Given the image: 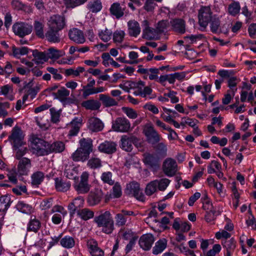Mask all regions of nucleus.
Instances as JSON below:
<instances>
[{
    "instance_id": "1",
    "label": "nucleus",
    "mask_w": 256,
    "mask_h": 256,
    "mask_svg": "<svg viewBox=\"0 0 256 256\" xmlns=\"http://www.w3.org/2000/svg\"><path fill=\"white\" fill-rule=\"evenodd\" d=\"M28 152L26 147H22L17 149L15 152V158L18 160L17 165V171L20 175H27L32 167L31 160L26 157H24Z\"/></svg>"
},
{
    "instance_id": "2",
    "label": "nucleus",
    "mask_w": 256,
    "mask_h": 256,
    "mask_svg": "<svg viewBox=\"0 0 256 256\" xmlns=\"http://www.w3.org/2000/svg\"><path fill=\"white\" fill-rule=\"evenodd\" d=\"M94 222L98 227L102 228V232L106 234H111L114 230V222L109 211H106L95 216Z\"/></svg>"
},
{
    "instance_id": "3",
    "label": "nucleus",
    "mask_w": 256,
    "mask_h": 256,
    "mask_svg": "<svg viewBox=\"0 0 256 256\" xmlns=\"http://www.w3.org/2000/svg\"><path fill=\"white\" fill-rule=\"evenodd\" d=\"M32 148L33 153L38 156L47 155L48 144L42 139L34 137L32 142Z\"/></svg>"
},
{
    "instance_id": "4",
    "label": "nucleus",
    "mask_w": 256,
    "mask_h": 256,
    "mask_svg": "<svg viewBox=\"0 0 256 256\" xmlns=\"http://www.w3.org/2000/svg\"><path fill=\"white\" fill-rule=\"evenodd\" d=\"M88 173L84 172L80 176V181L74 184V188L78 194H85L90 191V185L88 183Z\"/></svg>"
},
{
    "instance_id": "5",
    "label": "nucleus",
    "mask_w": 256,
    "mask_h": 256,
    "mask_svg": "<svg viewBox=\"0 0 256 256\" xmlns=\"http://www.w3.org/2000/svg\"><path fill=\"white\" fill-rule=\"evenodd\" d=\"M23 138L20 128L18 126L14 127L12 130L11 134L9 136V140L12 141L13 148L15 152H16L17 149H20L24 144Z\"/></svg>"
},
{
    "instance_id": "6",
    "label": "nucleus",
    "mask_w": 256,
    "mask_h": 256,
    "mask_svg": "<svg viewBox=\"0 0 256 256\" xmlns=\"http://www.w3.org/2000/svg\"><path fill=\"white\" fill-rule=\"evenodd\" d=\"M143 132L146 137L148 142L151 144H156L160 140V136L150 124L144 125Z\"/></svg>"
},
{
    "instance_id": "7",
    "label": "nucleus",
    "mask_w": 256,
    "mask_h": 256,
    "mask_svg": "<svg viewBox=\"0 0 256 256\" xmlns=\"http://www.w3.org/2000/svg\"><path fill=\"white\" fill-rule=\"evenodd\" d=\"M198 17L200 26L206 28L212 18L210 7L202 6L198 11Z\"/></svg>"
},
{
    "instance_id": "8",
    "label": "nucleus",
    "mask_w": 256,
    "mask_h": 256,
    "mask_svg": "<svg viewBox=\"0 0 256 256\" xmlns=\"http://www.w3.org/2000/svg\"><path fill=\"white\" fill-rule=\"evenodd\" d=\"M162 168L164 174L168 176H174L178 171L176 162L172 158H168L164 160Z\"/></svg>"
},
{
    "instance_id": "9",
    "label": "nucleus",
    "mask_w": 256,
    "mask_h": 256,
    "mask_svg": "<svg viewBox=\"0 0 256 256\" xmlns=\"http://www.w3.org/2000/svg\"><path fill=\"white\" fill-rule=\"evenodd\" d=\"M12 29L16 35L22 38L32 32V26L25 22H16L13 25Z\"/></svg>"
},
{
    "instance_id": "10",
    "label": "nucleus",
    "mask_w": 256,
    "mask_h": 256,
    "mask_svg": "<svg viewBox=\"0 0 256 256\" xmlns=\"http://www.w3.org/2000/svg\"><path fill=\"white\" fill-rule=\"evenodd\" d=\"M112 129L118 132H128L130 128V124L126 118L119 117L113 122Z\"/></svg>"
},
{
    "instance_id": "11",
    "label": "nucleus",
    "mask_w": 256,
    "mask_h": 256,
    "mask_svg": "<svg viewBox=\"0 0 256 256\" xmlns=\"http://www.w3.org/2000/svg\"><path fill=\"white\" fill-rule=\"evenodd\" d=\"M144 27L142 30V37L148 40H158L159 38V34L156 28L149 26V22L147 20H144L142 22Z\"/></svg>"
},
{
    "instance_id": "12",
    "label": "nucleus",
    "mask_w": 256,
    "mask_h": 256,
    "mask_svg": "<svg viewBox=\"0 0 256 256\" xmlns=\"http://www.w3.org/2000/svg\"><path fill=\"white\" fill-rule=\"evenodd\" d=\"M48 26L49 28L60 30L65 26V18L62 16L54 15L48 20Z\"/></svg>"
},
{
    "instance_id": "13",
    "label": "nucleus",
    "mask_w": 256,
    "mask_h": 256,
    "mask_svg": "<svg viewBox=\"0 0 256 256\" xmlns=\"http://www.w3.org/2000/svg\"><path fill=\"white\" fill-rule=\"evenodd\" d=\"M170 25L172 30L178 34H183L186 32V23L182 18L171 20Z\"/></svg>"
},
{
    "instance_id": "14",
    "label": "nucleus",
    "mask_w": 256,
    "mask_h": 256,
    "mask_svg": "<svg viewBox=\"0 0 256 256\" xmlns=\"http://www.w3.org/2000/svg\"><path fill=\"white\" fill-rule=\"evenodd\" d=\"M138 141L139 140L134 136H123L121 138V148L126 152H131L132 150V144L136 145Z\"/></svg>"
},
{
    "instance_id": "15",
    "label": "nucleus",
    "mask_w": 256,
    "mask_h": 256,
    "mask_svg": "<svg viewBox=\"0 0 256 256\" xmlns=\"http://www.w3.org/2000/svg\"><path fill=\"white\" fill-rule=\"evenodd\" d=\"M126 189L129 191V194H132L137 200L144 201V196L141 192L138 183L136 182H130L127 185Z\"/></svg>"
},
{
    "instance_id": "16",
    "label": "nucleus",
    "mask_w": 256,
    "mask_h": 256,
    "mask_svg": "<svg viewBox=\"0 0 256 256\" xmlns=\"http://www.w3.org/2000/svg\"><path fill=\"white\" fill-rule=\"evenodd\" d=\"M135 86L136 88H134V94L135 96H140L142 98H146L152 92V88L149 86H144V82L141 80L136 82Z\"/></svg>"
},
{
    "instance_id": "17",
    "label": "nucleus",
    "mask_w": 256,
    "mask_h": 256,
    "mask_svg": "<svg viewBox=\"0 0 256 256\" xmlns=\"http://www.w3.org/2000/svg\"><path fill=\"white\" fill-rule=\"evenodd\" d=\"M154 238L152 234H146L140 236L139 240V244L143 250H149L154 242Z\"/></svg>"
},
{
    "instance_id": "18",
    "label": "nucleus",
    "mask_w": 256,
    "mask_h": 256,
    "mask_svg": "<svg viewBox=\"0 0 256 256\" xmlns=\"http://www.w3.org/2000/svg\"><path fill=\"white\" fill-rule=\"evenodd\" d=\"M68 36L72 40L78 44H83L86 40L83 32L77 28L70 30Z\"/></svg>"
},
{
    "instance_id": "19",
    "label": "nucleus",
    "mask_w": 256,
    "mask_h": 256,
    "mask_svg": "<svg viewBox=\"0 0 256 256\" xmlns=\"http://www.w3.org/2000/svg\"><path fill=\"white\" fill-rule=\"evenodd\" d=\"M87 246L92 256H104V251L98 246L96 241L90 240L87 242Z\"/></svg>"
},
{
    "instance_id": "20",
    "label": "nucleus",
    "mask_w": 256,
    "mask_h": 256,
    "mask_svg": "<svg viewBox=\"0 0 256 256\" xmlns=\"http://www.w3.org/2000/svg\"><path fill=\"white\" fill-rule=\"evenodd\" d=\"M103 194L101 190H96L91 192L88 197L87 202L90 206H94L98 204L102 200Z\"/></svg>"
},
{
    "instance_id": "21",
    "label": "nucleus",
    "mask_w": 256,
    "mask_h": 256,
    "mask_svg": "<svg viewBox=\"0 0 256 256\" xmlns=\"http://www.w3.org/2000/svg\"><path fill=\"white\" fill-rule=\"evenodd\" d=\"M84 202V198L80 196L73 200L68 206V209L70 212V214L71 216L74 214L78 208L82 206Z\"/></svg>"
},
{
    "instance_id": "22",
    "label": "nucleus",
    "mask_w": 256,
    "mask_h": 256,
    "mask_svg": "<svg viewBox=\"0 0 256 256\" xmlns=\"http://www.w3.org/2000/svg\"><path fill=\"white\" fill-rule=\"evenodd\" d=\"M88 128L94 132H98L101 131L104 128V124L98 118L94 117L91 118L88 120Z\"/></svg>"
},
{
    "instance_id": "23",
    "label": "nucleus",
    "mask_w": 256,
    "mask_h": 256,
    "mask_svg": "<svg viewBox=\"0 0 256 256\" xmlns=\"http://www.w3.org/2000/svg\"><path fill=\"white\" fill-rule=\"evenodd\" d=\"M116 144L114 142L106 141L100 144L98 150L104 153L112 154L116 151Z\"/></svg>"
},
{
    "instance_id": "24",
    "label": "nucleus",
    "mask_w": 256,
    "mask_h": 256,
    "mask_svg": "<svg viewBox=\"0 0 256 256\" xmlns=\"http://www.w3.org/2000/svg\"><path fill=\"white\" fill-rule=\"evenodd\" d=\"M128 34L132 36L136 37L140 32V28L138 22L132 20L128 22Z\"/></svg>"
},
{
    "instance_id": "25",
    "label": "nucleus",
    "mask_w": 256,
    "mask_h": 256,
    "mask_svg": "<svg viewBox=\"0 0 256 256\" xmlns=\"http://www.w3.org/2000/svg\"><path fill=\"white\" fill-rule=\"evenodd\" d=\"M82 118H75L70 122L71 129L69 132L70 136H76L82 126Z\"/></svg>"
},
{
    "instance_id": "26",
    "label": "nucleus",
    "mask_w": 256,
    "mask_h": 256,
    "mask_svg": "<svg viewBox=\"0 0 256 256\" xmlns=\"http://www.w3.org/2000/svg\"><path fill=\"white\" fill-rule=\"evenodd\" d=\"M88 152L78 148L72 155V158L74 162H84L89 158Z\"/></svg>"
},
{
    "instance_id": "27",
    "label": "nucleus",
    "mask_w": 256,
    "mask_h": 256,
    "mask_svg": "<svg viewBox=\"0 0 256 256\" xmlns=\"http://www.w3.org/2000/svg\"><path fill=\"white\" fill-rule=\"evenodd\" d=\"M80 149L82 150L85 152H88V154L92 150V141L90 138H82L80 140Z\"/></svg>"
},
{
    "instance_id": "28",
    "label": "nucleus",
    "mask_w": 256,
    "mask_h": 256,
    "mask_svg": "<svg viewBox=\"0 0 256 256\" xmlns=\"http://www.w3.org/2000/svg\"><path fill=\"white\" fill-rule=\"evenodd\" d=\"M104 90L105 88L102 86L98 87L96 88H88L86 87L83 86L82 96L84 99H86L90 95L102 92Z\"/></svg>"
},
{
    "instance_id": "29",
    "label": "nucleus",
    "mask_w": 256,
    "mask_h": 256,
    "mask_svg": "<svg viewBox=\"0 0 256 256\" xmlns=\"http://www.w3.org/2000/svg\"><path fill=\"white\" fill-rule=\"evenodd\" d=\"M65 149V145L62 142H56L51 144H48V154L51 152H61Z\"/></svg>"
},
{
    "instance_id": "30",
    "label": "nucleus",
    "mask_w": 256,
    "mask_h": 256,
    "mask_svg": "<svg viewBox=\"0 0 256 256\" xmlns=\"http://www.w3.org/2000/svg\"><path fill=\"white\" fill-rule=\"evenodd\" d=\"M167 240L165 238L160 239L155 244L152 248V253L154 254H158L162 252L166 248Z\"/></svg>"
},
{
    "instance_id": "31",
    "label": "nucleus",
    "mask_w": 256,
    "mask_h": 256,
    "mask_svg": "<svg viewBox=\"0 0 256 256\" xmlns=\"http://www.w3.org/2000/svg\"><path fill=\"white\" fill-rule=\"evenodd\" d=\"M32 56L34 57L32 61L38 64H42L48 60L46 53L39 52L37 50L33 51Z\"/></svg>"
},
{
    "instance_id": "32",
    "label": "nucleus",
    "mask_w": 256,
    "mask_h": 256,
    "mask_svg": "<svg viewBox=\"0 0 256 256\" xmlns=\"http://www.w3.org/2000/svg\"><path fill=\"white\" fill-rule=\"evenodd\" d=\"M100 103L94 100H89L83 102L82 103V106L84 107L87 110H98L100 106Z\"/></svg>"
},
{
    "instance_id": "33",
    "label": "nucleus",
    "mask_w": 256,
    "mask_h": 256,
    "mask_svg": "<svg viewBox=\"0 0 256 256\" xmlns=\"http://www.w3.org/2000/svg\"><path fill=\"white\" fill-rule=\"evenodd\" d=\"M59 30L52 28H49L46 34V37L47 40L52 42H60V38L58 33Z\"/></svg>"
},
{
    "instance_id": "34",
    "label": "nucleus",
    "mask_w": 256,
    "mask_h": 256,
    "mask_svg": "<svg viewBox=\"0 0 256 256\" xmlns=\"http://www.w3.org/2000/svg\"><path fill=\"white\" fill-rule=\"evenodd\" d=\"M100 100L106 107H110L118 105V102L110 96L101 94L99 96Z\"/></svg>"
},
{
    "instance_id": "35",
    "label": "nucleus",
    "mask_w": 256,
    "mask_h": 256,
    "mask_svg": "<svg viewBox=\"0 0 256 256\" xmlns=\"http://www.w3.org/2000/svg\"><path fill=\"white\" fill-rule=\"evenodd\" d=\"M124 10L118 2L113 4L110 8L111 14L117 18H119L124 16Z\"/></svg>"
},
{
    "instance_id": "36",
    "label": "nucleus",
    "mask_w": 256,
    "mask_h": 256,
    "mask_svg": "<svg viewBox=\"0 0 256 256\" xmlns=\"http://www.w3.org/2000/svg\"><path fill=\"white\" fill-rule=\"evenodd\" d=\"M64 174L69 179L78 180V172L75 168L70 166H66L64 169Z\"/></svg>"
},
{
    "instance_id": "37",
    "label": "nucleus",
    "mask_w": 256,
    "mask_h": 256,
    "mask_svg": "<svg viewBox=\"0 0 256 256\" xmlns=\"http://www.w3.org/2000/svg\"><path fill=\"white\" fill-rule=\"evenodd\" d=\"M10 196L5 195L0 197V211L4 212L10 207L12 203Z\"/></svg>"
},
{
    "instance_id": "38",
    "label": "nucleus",
    "mask_w": 256,
    "mask_h": 256,
    "mask_svg": "<svg viewBox=\"0 0 256 256\" xmlns=\"http://www.w3.org/2000/svg\"><path fill=\"white\" fill-rule=\"evenodd\" d=\"M46 54L48 60L49 58L58 59L64 56L65 54V52L64 51L59 50L54 48H51L48 50Z\"/></svg>"
},
{
    "instance_id": "39",
    "label": "nucleus",
    "mask_w": 256,
    "mask_h": 256,
    "mask_svg": "<svg viewBox=\"0 0 256 256\" xmlns=\"http://www.w3.org/2000/svg\"><path fill=\"white\" fill-rule=\"evenodd\" d=\"M44 178V174L40 171L34 172L31 176L32 184L34 186H38L43 181Z\"/></svg>"
},
{
    "instance_id": "40",
    "label": "nucleus",
    "mask_w": 256,
    "mask_h": 256,
    "mask_svg": "<svg viewBox=\"0 0 256 256\" xmlns=\"http://www.w3.org/2000/svg\"><path fill=\"white\" fill-rule=\"evenodd\" d=\"M52 94L56 98L61 102L64 98L69 96L70 91L64 87H61L56 92H54Z\"/></svg>"
},
{
    "instance_id": "41",
    "label": "nucleus",
    "mask_w": 256,
    "mask_h": 256,
    "mask_svg": "<svg viewBox=\"0 0 256 256\" xmlns=\"http://www.w3.org/2000/svg\"><path fill=\"white\" fill-rule=\"evenodd\" d=\"M34 30L36 34L40 38H44V24L39 21L36 20L34 22Z\"/></svg>"
},
{
    "instance_id": "42",
    "label": "nucleus",
    "mask_w": 256,
    "mask_h": 256,
    "mask_svg": "<svg viewBox=\"0 0 256 256\" xmlns=\"http://www.w3.org/2000/svg\"><path fill=\"white\" fill-rule=\"evenodd\" d=\"M70 186V184L69 182H64L58 178L56 180V189L60 192L68 191Z\"/></svg>"
},
{
    "instance_id": "43",
    "label": "nucleus",
    "mask_w": 256,
    "mask_h": 256,
    "mask_svg": "<svg viewBox=\"0 0 256 256\" xmlns=\"http://www.w3.org/2000/svg\"><path fill=\"white\" fill-rule=\"evenodd\" d=\"M40 228V222L36 218H31L28 226V230L36 232Z\"/></svg>"
},
{
    "instance_id": "44",
    "label": "nucleus",
    "mask_w": 256,
    "mask_h": 256,
    "mask_svg": "<svg viewBox=\"0 0 256 256\" xmlns=\"http://www.w3.org/2000/svg\"><path fill=\"white\" fill-rule=\"evenodd\" d=\"M170 22L168 20H162L159 21L156 26V28L158 34L164 33L169 26Z\"/></svg>"
},
{
    "instance_id": "45",
    "label": "nucleus",
    "mask_w": 256,
    "mask_h": 256,
    "mask_svg": "<svg viewBox=\"0 0 256 256\" xmlns=\"http://www.w3.org/2000/svg\"><path fill=\"white\" fill-rule=\"evenodd\" d=\"M112 34V32L111 30L106 28L104 30L100 31L98 36L101 40L104 42H107L111 39Z\"/></svg>"
},
{
    "instance_id": "46",
    "label": "nucleus",
    "mask_w": 256,
    "mask_h": 256,
    "mask_svg": "<svg viewBox=\"0 0 256 256\" xmlns=\"http://www.w3.org/2000/svg\"><path fill=\"white\" fill-rule=\"evenodd\" d=\"M156 182L157 188L160 191H164L169 185L170 180L166 178L154 180Z\"/></svg>"
},
{
    "instance_id": "47",
    "label": "nucleus",
    "mask_w": 256,
    "mask_h": 256,
    "mask_svg": "<svg viewBox=\"0 0 256 256\" xmlns=\"http://www.w3.org/2000/svg\"><path fill=\"white\" fill-rule=\"evenodd\" d=\"M210 28L212 32L216 34L218 32L220 28V20L218 18L215 16L210 20Z\"/></svg>"
},
{
    "instance_id": "48",
    "label": "nucleus",
    "mask_w": 256,
    "mask_h": 256,
    "mask_svg": "<svg viewBox=\"0 0 256 256\" xmlns=\"http://www.w3.org/2000/svg\"><path fill=\"white\" fill-rule=\"evenodd\" d=\"M78 215L84 220H86L94 216V213L92 211L88 209L84 208L78 212Z\"/></svg>"
},
{
    "instance_id": "49",
    "label": "nucleus",
    "mask_w": 256,
    "mask_h": 256,
    "mask_svg": "<svg viewBox=\"0 0 256 256\" xmlns=\"http://www.w3.org/2000/svg\"><path fill=\"white\" fill-rule=\"evenodd\" d=\"M240 9V6L239 2H234L228 6V12L230 15L235 16L239 13Z\"/></svg>"
},
{
    "instance_id": "50",
    "label": "nucleus",
    "mask_w": 256,
    "mask_h": 256,
    "mask_svg": "<svg viewBox=\"0 0 256 256\" xmlns=\"http://www.w3.org/2000/svg\"><path fill=\"white\" fill-rule=\"evenodd\" d=\"M157 189L156 182L154 180L150 182L146 185L145 189V193L147 196H150L156 192Z\"/></svg>"
},
{
    "instance_id": "51",
    "label": "nucleus",
    "mask_w": 256,
    "mask_h": 256,
    "mask_svg": "<svg viewBox=\"0 0 256 256\" xmlns=\"http://www.w3.org/2000/svg\"><path fill=\"white\" fill-rule=\"evenodd\" d=\"M48 114H45L42 116H38L36 117V122L42 128H47L48 125Z\"/></svg>"
},
{
    "instance_id": "52",
    "label": "nucleus",
    "mask_w": 256,
    "mask_h": 256,
    "mask_svg": "<svg viewBox=\"0 0 256 256\" xmlns=\"http://www.w3.org/2000/svg\"><path fill=\"white\" fill-rule=\"evenodd\" d=\"M60 244L63 247L72 248L74 246V240L72 237L65 236L61 240Z\"/></svg>"
},
{
    "instance_id": "53",
    "label": "nucleus",
    "mask_w": 256,
    "mask_h": 256,
    "mask_svg": "<svg viewBox=\"0 0 256 256\" xmlns=\"http://www.w3.org/2000/svg\"><path fill=\"white\" fill-rule=\"evenodd\" d=\"M88 7L92 12H97L102 9V6L100 1L96 0L89 2Z\"/></svg>"
},
{
    "instance_id": "54",
    "label": "nucleus",
    "mask_w": 256,
    "mask_h": 256,
    "mask_svg": "<svg viewBox=\"0 0 256 256\" xmlns=\"http://www.w3.org/2000/svg\"><path fill=\"white\" fill-rule=\"evenodd\" d=\"M88 0H64V4L66 8H74L83 4Z\"/></svg>"
},
{
    "instance_id": "55",
    "label": "nucleus",
    "mask_w": 256,
    "mask_h": 256,
    "mask_svg": "<svg viewBox=\"0 0 256 256\" xmlns=\"http://www.w3.org/2000/svg\"><path fill=\"white\" fill-rule=\"evenodd\" d=\"M122 112L130 118L135 119L138 116L136 111L132 108L128 107H122Z\"/></svg>"
},
{
    "instance_id": "56",
    "label": "nucleus",
    "mask_w": 256,
    "mask_h": 256,
    "mask_svg": "<svg viewBox=\"0 0 256 256\" xmlns=\"http://www.w3.org/2000/svg\"><path fill=\"white\" fill-rule=\"evenodd\" d=\"M224 248L226 250V252H232L234 250L236 244L234 238L227 240H225L222 243Z\"/></svg>"
},
{
    "instance_id": "57",
    "label": "nucleus",
    "mask_w": 256,
    "mask_h": 256,
    "mask_svg": "<svg viewBox=\"0 0 256 256\" xmlns=\"http://www.w3.org/2000/svg\"><path fill=\"white\" fill-rule=\"evenodd\" d=\"M144 162L151 166L157 165L158 160L153 155L150 154H147L145 156Z\"/></svg>"
},
{
    "instance_id": "58",
    "label": "nucleus",
    "mask_w": 256,
    "mask_h": 256,
    "mask_svg": "<svg viewBox=\"0 0 256 256\" xmlns=\"http://www.w3.org/2000/svg\"><path fill=\"white\" fill-rule=\"evenodd\" d=\"M125 33L123 30H116L113 34V40L114 42L120 43L124 40Z\"/></svg>"
},
{
    "instance_id": "59",
    "label": "nucleus",
    "mask_w": 256,
    "mask_h": 256,
    "mask_svg": "<svg viewBox=\"0 0 256 256\" xmlns=\"http://www.w3.org/2000/svg\"><path fill=\"white\" fill-rule=\"evenodd\" d=\"M88 165L92 168H98L101 166V161L98 158H92L88 161Z\"/></svg>"
},
{
    "instance_id": "60",
    "label": "nucleus",
    "mask_w": 256,
    "mask_h": 256,
    "mask_svg": "<svg viewBox=\"0 0 256 256\" xmlns=\"http://www.w3.org/2000/svg\"><path fill=\"white\" fill-rule=\"evenodd\" d=\"M112 174L110 172H104L102 176V180L104 182L108 183L110 185L114 184V180L112 178Z\"/></svg>"
},
{
    "instance_id": "61",
    "label": "nucleus",
    "mask_w": 256,
    "mask_h": 256,
    "mask_svg": "<svg viewBox=\"0 0 256 256\" xmlns=\"http://www.w3.org/2000/svg\"><path fill=\"white\" fill-rule=\"evenodd\" d=\"M116 224L119 226L126 224L128 218H125L121 214H117L115 217Z\"/></svg>"
},
{
    "instance_id": "62",
    "label": "nucleus",
    "mask_w": 256,
    "mask_h": 256,
    "mask_svg": "<svg viewBox=\"0 0 256 256\" xmlns=\"http://www.w3.org/2000/svg\"><path fill=\"white\" fill-rule=\"evenodd\" d=\"M51 120L54 123H56L60 121V110L56 111L54 108L50 109Z\"/></svg>"
},
{
    "instance_id": "63",
    "label": "nucleus",
    "mask_w": 256,
    "mask_h": 256,
    "mask_svg": "<svg viewBox=\"0 0 256 256\" xmlns=\"http://www.w3.org/2000/svg\"><path fill=\"white\" fill-rule=\"evenodd\" d=\"M16 208L24 213H27L30 210V206L22 202H19L16 205Z\"/></svg>"
},
{
    "instance_id": "64",
    "label": "nucleus",
    "mask_w": 256,
    "mask_h": 256,
    "mask_svg": "<svg viewBox=\"0 0 256 256\" xmlns=\"http://www.w3.org/2000/svg\"><path fill=\"white\" fill-rule=\"evenodd\" d=\"M46 70L50 73L53 75V78L54 79L56 80H60L62 79V76L60 74L58 73V70L57 69L52 67H48Z\"/></svg>"
}]
</instances>
